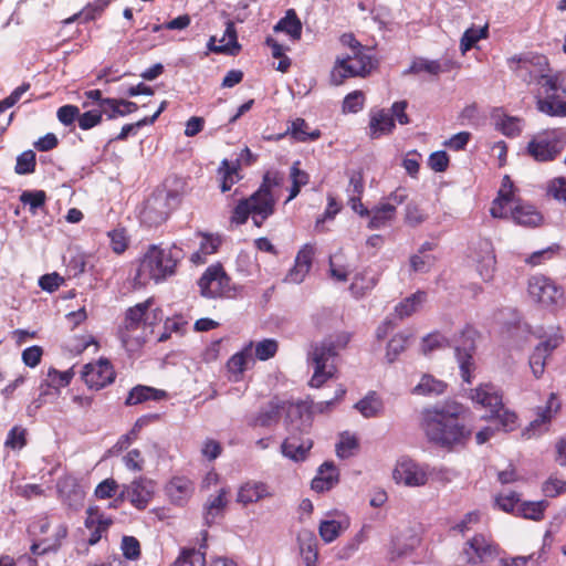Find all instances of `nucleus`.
Returning <instances> with one entry per match:
<instances>
[{"instance_id": "1", "label": "nucleus", "mask_w": 566, "mask_h": 566, "mask_svg": "<svg viewBox=\"0 0 566 566\" xmlns=\"http://www.w3.org/2000/svg\"><path fill=\"white\" fill-rule=\"evenodd\" d=\"M462 407L457 402H446L423 410L421 428L427 439L442 448L465 443L471 431L459 422Z\"/></svg>"}, {"instance_id": "2", "label": "nucleus", "mask_w": 566, "mask_h": 566, "mask_svg": "<svg viewBox=\"0 0 566 566\" xmlns=\"http://www.w3.org/2000/svg\"><path fill=\"white\" fill-rule=\"evenodd\" d=\"M350 335L346 332L336 333L324 337L322 340L313 342L307 350V364L313 367V376L310 386L322 387L336 374L334 359L339 352L348 345Z\"/></svg>"}, {"instance_id": "3", "label": "nucleus", "mask_w": 566, "mask_h": 566, "mask_svg": "<svg viewBox=\"0 0 566 566\" xmlns=\"http://www.w3.org/2000/svg\"><path fill=\"white\" fill-rule=\"evenodd\" d=\"M281 184V178L274 174L266 172L260 188L249 198L242 199L233 209L231 222L243 224L251 212H255L268 219L274 213L276 200L272 193V188Z\"/></svg>"}, {"instance_id": "4", "label": "nucleus", "mask_w": 566, "mask_h": 566, "mask_svg": "<svg viewBox=\"0 0 566 566\" xmlns=\"http://www.w3.org/2000/svg\"><path fill=\"white\" fill-rule=\"evenodd\" d=\"M179 255L171 249L165 250L157 245L149 247L138 266L135 281L146 285L149 281L159 282L175 273Z\"/></svg>"}, {"instance_id": "5", "label": "nucleus", "mask_w": 566, "mask_h": 566, "mask_svg": "<svg viewBox=\"0 0 566 566\" xmlns=\"http://www.w3.org/2000/svg\"><path fill=\"white\" fill-rule=\"evenodd\" d=\"M285 413L286 429L297 420H302L306 413V408L303 403H293L289 401H281L277 398L272 399L266 406L262 407L258 413L252 416L248 424L250 427L269 428L277 423L281 413Z\"/></svg>"}, {"instance_id": "6", "label": "nucleus", "mask_w": 566, "mask_h": 566, "mask_svg": "<svg viewBox=\"0 0 566 566\" xmlns=\"http://www.w3.org/2000/svg\"><path fill=\"white\" fill-rule=\"evenodd\" d=\"M566 147V129L554 128L535 135L527 144L526 154L535 161L555 160Z\"/></svg>"}, {"instance_id": "7", "label": "nucleus", "mask_w": 566, "mask_h": 566, "mask_svg": "<svg viewBox=\"0 0 566 566\" xmlns=\"http://www.w3.org/2000/svg\"><path fill=\"white\" fill-rule=\"evenodd\" d=\"M150 304L151 300H147L126 311L119 337L127 352H135L145 343V315Z\"/></svg>"}, {"instance_id": "8", "label": "nucleus", "mask_w": 566, "mask_h": 566, "mask_svg": "<svg viewBox=\"0 0 566 566\" xmlns=\"http://www.w3.org/2000/svg\"><path fill=\"white\" fill-rule=\"evenodd\" d=\"M373 67V59L367 54L366 50L355 51L347 57L336 60L335 66L331 72V82L337 86L347 77H364L370 73Z\"/></svg>"}, {"instance_id": "9", "label": "nucleus", "mask_w": 566, "mask_h": 566, "mask_svg": "<svg viewBox=\"0 0 566 566\" xmlns=\"http://www.w3.org/2000/svg\"><path fill=\"white\" fill-rule=\"evenodd\" d=\"M310 426V415L306 411L302 420H297L286 429L289 436L281 446L282 453L286 458L296 462L305 460L313 447V441L310 438L302 439L298 433L306 432Z\"/></svg>"}, {"instance_id": "10", "label": "nucleus", "mask_w": 566, "mask_h": 566, "mask_svg": "<svg viewBox=\"0 0 566 566\" xmlns=\"http://www.w3.org/2000/svg\"><path fill=\"white\" fill-rule=\"evenodd\" d=\"M545 94L544 98L537 99V108L539 112L549 116H566V102L559 99L556 94L559 85L557 76L548 74V71L541 76L537 82Z\"/></svg>"}, {"instance_id": "11", "label": "nucleus", "mask_w": 566, "mask_h": 566, "mask_svg": "<svg viewBox=\"0 0 566 566\" xmlns=\"http://www.w3.org/2000/svg\"><path fill=\"white\" fill-rule=\"evenodd\" d=\"M198 285L201 295L208 298L229 296L231 292L230 277L221 264L210 265L199 279Z\"/></svg>"}, {"instance_id": "12", "label": "nucleus", "mask_w": 566, "mask_h": 566, "mask_svg": "<svg viewBox=\"0 0 566 566\" xmlns=\"http://www.w3.org/2000/svg\"><path fill=\"white\" fill-rule=\"evenodd\" d=\"M170 200L177 201L178 195L169 191L167 193L155 195L147 199L140 212V221L148 227L161 224L168 218Z\"/></svg>"}, {"instance_id": "13", "label": "nucleus", "mask_w": 566, "mask_h": 566, "mask_svg": "<svg viewBox=\"0 0 566 566\" xmlns=\"http://www.w3.org/2000/svg\"><path fill=\"white\" fill-rule=\"evenodd\" d=\"M155 494V482L139 476L124 484L116 501L127 500L137 510H145Z\"/></svg>"}, {"instance_id": "14", "label": "nucleus", "mask_w": 566, "mask_h": 566, "mask_svg": "<svg viewBox=\"0 0 566 566\" xmlns=\"http://www.w3.org/2000/svg\"><path fill=\"white\" fill-rule=\"evenodd\" d=\"M530 296L545 307L556 306L563 302V291L548 277L537 275L528 281Z\"/></svg>"}, {"instance_id": "15", "label": "nucleus", "mask_w": 566, "mask_h": 566, "mask_svg": "<svg viewBox=\"0 0 566 566\" xmlns=\"http://www.w3.org/2000/svg\"><path fill=\"white\" fill-rule=\"evenodd\" d=\"M510 69L526 83L538 82L541 76L548 71L547 59L543 55L532 57H511Z\"/></svg>"}, {"instance_id": "16", "label": "nucleus", "mask_w": 566, "mask_h": 566, "mask_svg": "<svg viewBox=\"0 0 566 566\" xmlns=\"http://www.w3.org/2000/svg\"><path fill=\"white\" fill-rule=\"evenodd\" d=\"M455 357L459 363L462 379L470 384L472 371L475 368L473 353L475 350L471 332H462L459 339L454 340Z\"/></svg>"}, {"instance_id": "17", "label": "nucleus", "mask_w": 566, "mask_h": 566, "mask_svg": "<svg viewBox=\"0 0 566 566\" xmlns=\"http://www.w3.org/2000/svg\"><path fill=\"white\" fill-rule=\"evenodd\" d=\"M392 478L397 483L407 486H422L428 482L424 468L408 458H402L397 462L392 471Z\"/></svg>"}, {"instance_id": "18", "label": "nucleus", "mask_w": 566, "mask_h": 566, "mask_svg": "<svg viewBox=\"0 0 566 566\" xmlns=\"http://www.w3.org/2000/svg\"><path fill=\"white\" fill-rule=\"evenodd\" d=\"M82 376L90 388L98 390L114 381L115 371L107 359H99L85 365Z\"/></svg>"}, {"instance_id": "19", "label": "nucleus", "mask_w": 566, "mask_h": 566, "mask_svg": "<svg viewBox=\"0 0 566 566\" xmlns=\"http://www.w3.org/2000/svg\"><path fill=\"white\" fill-rule=\"evenodd\" d=\"M562 340L563 337L555 333L535 347L530 357V367L536 378H539L544 374L546 359L560 345Z\"/></svg>"}, {"instance_id": "20", "label": "nucleus", "mask_w": 566, "mask_h": 566, "mask_svg": "<svg viewBox=\"0 0 566 566\" xmlns=\"http://www.w3.org/2000/svg\"><path fill=\"white\" fill-rule=\"evenodd\" d=\"M560 408V403L557 400L555 394H551L546 406L539 407L537 409L536 418L531 421L527 428L523 430V436L527 439L539 434L547 430V424L551 422L552 418Z\"/></svg>"}, {"instance_id": "21", "label": "nucleus", "mask_w": 566, "mask_h": 566, "mask_svg": "<svg viewBox=\"0 0 566 566\" xmlns=\"http://www.w3.org/2000/svg\"><path fill=\"white\" fill-rule=\"evenodd\" d=\"M467 545L464 555L470 564L484 563L496 555V545L484 535H475Z\"/></svg>"}, {"instance_id": "22", "label": "nucleus", "mask_w": 566, "mask_h": 566, "mask_svg": "<svg viewBox=\"0 0 566 566\" xmlns=\"http://www.w3.org/2000/svg\"><path fill=\"white\" fill-rule=\"evenodd\" d=\"M470 398L473 402L490 410L496 411L503 405V395L493 384L485 382L470 390Z\"/></svg>"}, {"instance_id": "23", "label": "nucleus", "mask_w": 566, "mask_h": 566, "mask_svg": "<svg viewBox=\"0 0 566 566\" xmlns=\"http://www.w3.org/2000/svg\"><path fill=\"white\" fill-rule=\"evenodd\" d=\"M314 255V248L312 245H304L296 255L295 265L287 273L285 281L290 283H301L310 272Z\"/></svg>"}, {"instance_id": "24", "label": "nucleus", "mask_w": 566, "mask_h": 566, "mask_svg": "<svg viewBox=\"0 0 566 566\" xmlns=\"http://www.w3.org/2000/svg\"><path fill=\"white\" fill-rule=\"evenodd\" d=\"M228 490L222 488L217 495H211L203 506V520L207 526H211L223 516L228 505Z\"/></svg>"}, {"instance_id": "25", "label": "nucleus", "mask_w": 566, "mask_h": 566, "mask_svg": "<svg viewBox=\"0 0 566 566\" xmlns=\"http://www.w3.org/2000/svg\"><path fill=\"white\" fill-rule=\"evenodd\" d=\"M273 493L263 482L250 481L242 484L237 494V502L243 505L256 503L265 497H271Z\"/></svg>"}, {"instance_id": "26", "label": "nucleus", "mask_w": 566, "mask_h": 566, "mask_svg": "<svg viewBox=\"0 0 566 566\" xmlns=\"http://www.w3.org/2000/svg\"><path fill=\"white\" fill-rule=\"evenodd\" d=\"M56 489L60 499L70 507L76 509L83 502V492L72 476L59 479Z\"/></svg>"}, {"instance_id": "27", "label": "nucleus", "mask_w": 566, "mask_h": 566, "mask_svg": "<svg viewBox=\"0 0 566 566\" xmlns=\"http://www.w3.org/2000/svg\"><path fill=\"white\" fill-rule=\"evenodd\" d=\"M338 479L339 473L337 468L333 462L327 461L319 467L311 486L316 492L329 491L338 483Z\"/></svg>"}, {"instance_id": "28", "label": "nucleus", "mask_w": 566, "mask_h": 566, "mask_svg": "<svg viewBox=\"0 0 566 566\" xmlns=\"http://www.w3.org/2000/svg\"><path fill=\"white\" fill-rule=\"evenodd\" d=\"M193 492V483L184 476H176L166 485V493L175 504L182 505Z\"/></svg>"}, {"instance_id": "29", "label": "nucleus", "mask_w": 566, "mask_h": 566, "mask_svg": "<svg viewBox=\"0 0 566 566\" xmlns=\"http://www.w3.org/2000/svg\"><path fill=\"white\" fill-rule=\"evenodd\" d=\"M297 543L305 566H316L317 539L315 534L312 531L302 530L297 534Z\"/></svg>"}, {"instance_id": "30", "label": "nucleus", "mask_w": 566, "mask_h": 566, "mask_svg": "<svg viewBox=\"0 0 566 566\" xmlns=\"http://www.w3.org/2000/svg\"><path fill=\"white\" fill-rule=\"evenodd\" d=\"M395 128V120L385 109L373 112L369 120V136L373 139L390 134Z\"/></svg>"}, {"instance_id": "31", "label": "nucleus", "mask_w": 566, "mask_h": 566, "mask_svg": "<svg viewBox=\"0 0 566 566\" xmlns=\"http://www.w3.org/2000/svg\"><path fill=\"white\" fill-rule=\"evenodd\" d=\"M224 36L229 38V42L226 44L216 45V36H211L208 42V49L214 53H224L229 55H237L241 45L238 42L237 30L234 23L232 21H227Z\"/></svg>"}, {"instance_id": "32", "label": "nucleus", "mask_w": 566, "mask_h": 566, "mask_svg": "<svg viewBox=\"0 0 566 566\" xmlns=\"http://www.w3.org/2000/svg\"><path fill=\"white\" fill-rule=\"evenodd\" d=\"M480 251L486 252V258L485 260H476V269L481 279L485 282H489L493 279L496 264L492 242L488 239L480 240Z\"/></svg>"}, {"instance_id": "33", "label": "nucleus", "mask_w": 566, "mask_h": 566, "mask_svg": "<svg viewBox=\"0 0 566 566\" xmlns=\"http://www.w3.org/2000/svg\"><path fill=\"white\" fill-rule=\"evenodd\" d=\"M303 24L294 9H289L285 15L274 25V32H284L292 40L297 41L302 36Z\"/></svg>"}, {"instance_id": "34", "label": "nucleus", "mask_w": 566, "mask_h": 566, "mask_svg": "<svg viewBox=\"0 0 566 566\" xmlns=\"http://www.w3.org/2000/svg\"><path fill=\"white\" fill-rule=\"evenodd\" d=\"M512 219L523 227H537L542 223V214L531 205H517L511 210Z\"/></svg>"}, {"instance_id": "35", "label": "nucleus", "mask_w": 566, "mask_h": 566, "mask_svg": "<svg viewBox=\"0 0 566 566\" xmlns=\"http://www.w3.org/2000/svg\"><path fill=\"white\" fill-rule=\"evenodd\" d=\"M396 208L395 205L389 202L381 203L370 210V220L368 222L369 229H379L387 224L395 218Z\"/></svg>"}, {"instance_id": "36", "label": "nucleus", "mask_w": 566, "mask_h": 566, "mask_svg": "<svg viewBox=\"0 0 566 566\" xmlns=\"http://www.w3.org/2000/svg\"><path fill=\"white\" fill-rule=\"evenodd\" d=\"M348 526L349 522L346 518L343 521H322L318 527L319 536L325 543H331L346 531Z\"/></svg>"}, {"instance_id": "37", "label": "nucleus", "mask_w": 566, "mask_h": 566, "mask_svg": "<svg viewBox=\"0 0 566 566\" xmlns=\"http://www.w3.org/2000/svg\"><path fill=\"white\" fill-rule=\"evenodd\" d=\"M442 72V66L439 61L428 60L424 57H416L410 66L402 72L403 75L428 73L430 75H438Z\"/></svg>"}, {"instance_id": "38", "label": "nucleus", "mask_w": 566, "mask_h": 566, "mask_svg": "<svg viewBox=\"0 0 566 566\" xmlns=\"http://www.w3.org/2000/svg\"><path fill=\"white\" fill-rule=\"evenodd\" d=\"M447 384L432 375H423L419 384L413 388L416 395H441L444 392Z\"/></svg>"}, {"instance_id": "39", "label": "nucleus", "mask_w": 566, "mask_h": 566, "mask_svg": "<svg viewBox=\"0 0 566 566\" xmlns=\"http://www.w3.org/2000/svg\"><path fill=\"white\" fill-rule=\"evenodd\" d=\"M355 408L365 418H373L377 417L382 411L384 407L381 399L375 392H370L356 402Z\"/></svg>"}, {"instance_id": "40", "label": "nucleus", "mask_w": 566, "mask_h": 566, "mask_svg": "<svg viewBox=\"0 0 566 566\" xmlns=\"http://www.w3.org/2000/svg\"><path fill=\"white\" fill-rule=\"evenodd\" d=\"M164 396V391H158L147 386H136L133 388L126 398V405H138L147 400H157Z\"/></svg>"}, {"instance_id": "41", "label": "nucleus", "mask_w": 566, "mask_h": 566, "mask_svg": "<svg viewBox=\"0 0 566 566\" xmlns=\"http://www.w3.org/2000/svg\"><path fill=\"white\" fill-rule=\"evenodd\" d=\"M495 126L507 137L518 136L522 132L521 119L509 115L493 114Z\"/></svg>"}, {"instance_id": "42", "label": "nucleus", "mask_w": 566, "mask_h": 566, "mask_svg": "<svg viewBox=\"0 0 566 566\" xmlns=\"http://www.w3.org/2000/svg\"><path fill=\"white\" fill-rule=\"evenodd\" d=\"M70 380L71 376L69 373H60L55 369H50L45 384L41 385L40 397L49 395V390L51 388L55 391V394H57L61 387L67 386L70 384Z\"/></svg>"}, {"instance_id": "43", "label": "nucleus", "mask_w": 566, "mask_h": 566, "mask_svg": "<svg viewBox=\"0 0 566 566\" xmlns=\"http://www.w3.org/2000/svg\"><path fill=\"white\" fill-rule=\"evenodd\" d=\"M427 294L418 291L411 296L407 297L403 302L399 303L395 311L400 318L408 317L413 314L419 306L426 301Z\"/></svg>"}, {"instance_id": "44", "label": "nucleus", "mask_w": 566, "mask_h": 566, "mask_svg": "<svg viewBox=\"0 0 566 566\" xmlns=\"http://www.w3.org/2000/svg\"><path fill=\"white\" fill-rule=\"evenodd\" d=\"M286 133H290L297 142L315 140L321 136L318 129L308 132V125L303 118L293 120Z\"/></svg>"}, {"instance_id": "45", "label": "nucleus", "mask_w": 566, "mask_h": 566, "mask_svg": "<svg viewBox=\"0 0 566 566\" xmlns=\"http://www.w3.org/2000/svg\"><path fill=\"white\" fill-rule=\"evenodd\" d=\"M202 547L205 545H201L199 549H184L178 559L170 566H206V553L201 551Z\"/></svg>"}, {"instance_id": "46", "label": "nucleus", "mask_w": 566, "mask_h": 566, "mask_svg": "<svg viewBox=\"0 0 566 566\" xmlns=\"http://www.w3.org/2000/svg\"><path fill=\"white\" fill-rule=\"evenodd\" d=\"M489 419L497 420L499 424L501 426V429L504 432H511L515 430L518 426L517 415L514 411L504 408L503 405L496 411L492 412Z\"/></svg>"}, {"instance_id": "47", "label": "nucleus", "mask_w": 566, "mask_h": 566, "mask_svg": "<svg viewBox=\"0 0 566 566\" xmlns=\"http://www.w3.org/2000/svg\"><path fill=\"white\" fill-rule=\"evenodd\" d=\"M253 347V343H249L243 350L234 354L227 363L228 370L232 374H242L245 369L249 360H253L251 357V349Z\"/></svg>"}, {"instance_id": "48", "label": "nucleus", "mask_w": 566, "mask_h": 566, "mask_svg": "<svg viewBox=\"0 0 566 566\" xmlns=\"http://www.w3.org/2000/svg\"><path fill=\"white\" fill-rule=\"evenodd\" d=\"M218 172L221 176L222 192L229 191L239 179L238 168L235 166H231L227 159L222 160L221 166L218 169Z\"/></svg>"}, {"instance_id": "49", "label": "nucleus", "mask_w": 566, "mask_h": 566, "mask_svg": "<svg viewBox=\"0 0 566 566\" xmlns=\"http://www.w3.org/2000/svg\"><path fill=\"white\" fill-rule=\"evenodd\" d=\"M546 507V501L524 502L518 506V513L525 518L539 521L542 520Z\"/></svg>"}, {"instance_id": "50", "label": "nucleus", "mask_w": 566, "mask_h": 566, "mask_svg": "<svg viewBox=\"0 0 566 566\" xmlns=\"http://www.w3.org/2000/svg\"><path fill=\"white\" fill-rule=\"evenodd\" d=\"M488 35V27L480 29L470 28L468 29L461 39L460 49L462 54H465L480 39H484Z\"/></svg>"}, {"instance_id": "51", "label": "nucleus", "mask_w": 566, "mask_h": 566, "mask_svg": "<svg viewBox=\"0 0 566 566\" xmlns=\"http://www.w3.org/2000/svg\"><path fill=\"white\" fill-rule=\"evenodd\" d=\"M35 154L32 150H25L17 158L14 171L18 175H29L35 169Z\"/></svg>"}, {"instance_id": "52", "label": "nucleus", "mask_w": 566, "mask_h": 566, "mask_svg": "<svg viewBox=\"0 0 566 566\" xmlns=\"http://www.w3.org/2000/svg\"><path fill=\"white\" fill-rule=\"evenodd\" d=\"M376 282L375 277H366L365 274H357L354 276L349 290L355 297H361L376 285Z\"/></svg>"}, {"instance_id": "53", "label": "nucleus", "mask_w": 566, "mask_h": 566, "mask_svg": "<svg viewBox=\"0 0 566 566\" xmlns=\"http://www.w3.org/2000/svg\"><path fill=\"white\" fill-rule=\"evenodd\" d=\"M255 357L260 360H268L275 356L279 343L273 338H265L254 345Z\"/></svg>"}, {"instance_id": "54", "label": "nucleus", "mask_w": 566, "mask_h": 566, "mask_svg": "<svg viewBox=\"0 0 566 566\" xmlns=\"http://www.w3.org/2000/svg\"><path fill=\"white\" fill-rule=\"evenodd\" d=\"M408 343V336L403 334L395 335L387 345L386 357L389 363L396 360V358L406 349Z\"/></svg>"}, {"instance_id": "55", "label": "nucleus", "mask_w": 566, "mask_h": 566, "mask_svg": "<svg viewBox=\"0 0 566 566\" xmlns=\"http://www.w3.org/2000/svg\"><path fill=\"white\" fill-rule=\"evenodd\" d=\"M358 448V441L356 437L348 434L347 432L340 436L339 442L336 444V453L339 458L346 459L353 454V451Z\"/></svg>"}, {"instance_id": "56", "label": "nucleus", "mask_w": 566, "mask_h": 566, "mask_svg": "<svg viewBox=\"0 0 566 566\" xmlns=\"http://www.w3.org/2000/svg\"><path fill=\"white\" fill-rule=\"evenodd\" d=\"M46 195L43 190L24 191L20 196V201L30 206V211L34 214L36 209L44 206Z\"/></svg>"}, {"instance_id": "57", "label": "nucleus", "mask_w": 566, "mask_h": 566, "mask_svg": "<svg viewBox=\"0 0 566 566\" xmlns=\"http://www.w3.org/2000/svg\"><path fill=\"white\" fill-rule=\"evenodd\" d=\"M113 521L103 514H99L97 507H90L87 510V517L85 525L87 528L98 527L101 531H106Z\"/></svg>"}, {"instance_id": "58", "label": "nucleus", "mask_w": 566, "mask_h": 566, "mask_svg": "<svg viewBox=\"0 0 566 566\" xmlns=\"http://www.w3.org/2000/svg\"><path fill=\"white\" fill-rule=\"evenodd\" d=\"M25 436L27 430L15 426L9 431L4 446L13 450L22 449L27 443Z\"/></svg>"}, {"instance_id": "59", "label": "nucleus", "mask_w": 566, "mask_h": 566, "mask_svg": "<svg viewBox=\"0 0 566 566\" xmlns=\"http://www.w3.org/2000/svg\"><path fill=\"white\" fill-rule=\"evenodd\" d=\"M436 258L431 254L416 253L410 256V266L413 272H428L434 264Z\"/></svg>"}, {"instance_id": "60", "label": "nucleus", "mask_w": 566, "mask_h": 566, "mask_svg": "<svg viewBox=\"0 0 566 566\" xmlns=\"http://www.w3.org/2000/svg\"><path fill=\"white\" fill-rule=\"evenodd\" d=\"M102 111L96 108L90 109L83 114H80L78 127L83 130L91 129L102 122Z\"/></svg>"}, {"instance_id": "61", "label": "nucleus", "mask_w": 566, "mask_h": 566, "mask_svg": "<svg viewBox=\"0 0 566 566\" xmlns=\"http://www.w3.org/2000/svg\"><path fill=\"white\" fill-rule=\"evenodd\" d=\"M56 116L61 124L71 126L74 124L75 119L78 120L80 108L75 105H64L57 109Z\"/></svg>"}, {"instance_id": "62", "label": "nucleus", "mask_w": 566, "mask_h": 566, "mask_svg": "<svg viewBox=\"0 0 566 566\" xmlns=\"http://www.w3.org/2000/svg\"><path fill=\"white\" fill-rule=\"evenodd\" d=\"M547 193L566 205V178L558 177L549 181Z\"/></svg>"}, {"instance_id": "63", "label": "nucleus", "mask_w": 566, "mask_h": 566, "mask_svg": "<svg viewBox=\"0 0 566 566\" xmlns=\"http://www.w3.org/2000/svg\"><path fill=\"white\" fill-rule=\"evenodd\" d=\"M122 551L125 558L135 560L140 556L139 542L133 536H124L122 539Z\"/></svg>"}, {"instance_id": "64", "label": "nucleus", "mask_w": 566, "mask_h": 566, "mask_svg": "<svg viewBox=\"0 0 566 566\" xmlns=\"http://www.w3.org/2000/svg\"><path fill=\"white\" fill-rule=\"evenodd\" d=\"M147 421L148 420L146 418H139L132 430L127 434L120 437L115 447L120 451L127 449L128 446L137 438L139 430L147 423Z\"/></svg>"}]
</instances>
